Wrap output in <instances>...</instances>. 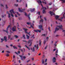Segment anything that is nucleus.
Returning <instances> with one entry per match:
<instances>
[{"instance_id": "f257e3e1", "label": "nucleus", "mask_w": 65, "mask_h": 65, "mask_svg": "<svg viewBox=\"0 0 65 65\" xmlns=\"http://www.w3.org/2000/svg\"><path fill=\"white\" fill-rule=\"evenodd\" d=\"M11 13V16L12 17H14V15H13V14L12 13V12L13 13V14H15V12L13 11V9H12L11 10L9 11Z\"/></svg>"}, {"instance_id": "f03ea898", "label": "nucleus", "mask_w": 65, "mask_h": 65, "mask_svg": "<svg viewBox=\"0 0 65 65\" xmlns=\"http://www.w3.org/2000/svg\"><path fill=\"white\" fill-rule=\"evenodd\" d=\"M12 30L13 32H15L17 31L16 30V27L15 26H14V27H13L11 29Z\"/></svg>"}, {"instance_id": "7ed1b4c3", "label": "nucleus", "mask_w": 65, "mask_h": 65, "mask_svg": "<svg viewBox=\"0 0 65 65\" xmlns=\"http://www.w3.org/2000/svg\"><path fill=\"white\" fill-rule=\"evenodd\" d=\"M37 2L39 3H39H40L41 4V6L42 7V9H43V8H44V7H43V6L42 5V4H41V1L40 0H39V1H37Z\"/></svg>"}, {"instance_id": "20e7f679", "label": "nucleus", "mask_w": 65, "mask_h": 65, "mask_svg": "<svg viewBox=\"0 0 65 65\" xmlns=\"http://www.w3.org/2000/svg\"><path fill=\"white\" fill-rule=\"evenodd\" d=\"M25 42H27V43H30V44L29 45V46H31V44L32 43V41H28V42L26 41H24Z\"/></svg>"}, {"instance_id": "39448f33", "label": "nucleus", "mask_w": 65, "mask_h": 65, "mask_svg": "<svg viewBox=\"0 0 65 65\" xmlns=\"http://www.w3.org/2000/svg\"><path fill=\"white\" fill-rule=\"evenodd\" d=\"M10 25H8V27H7V28L6 29V30H4L3 31H4V32H6L7 33H8V28L9 27H10Z\"/></svg>"}, {"instance_id": "423d86ee", "label": "nucleus", "mask_w": 65, "mask_h": 65, "mask_svg": "<svg viewBox=\"0 0 65 65\" xmlns=\"http://www.w3.org/2000/svg\"><path fill=\"white\" fill-rule=\"evenodd\" d=\"M18 10L20 12H24V10H25V9H22L21 10V9H20V8H18Z\"/></svg>"}, {"instance_id": "0eeeda50", "label": "nucleus", "mask_w": 65, "mask_h": 65, "mask_svg": "<svg viewBox=\"0 0 65 65\" xmlns=\"http://www.w3.org/2000/svg\"><path fill=\"white\" fill-rule=\"evenodd\" d=\"M25 16H27L29 19V20H30V13H29L28 14V15H27V13H26L25 12Z\"/></svg>"}, {"instance_id": "6e6552de", "label": "nucleus", "mask_w": 65, "mask_h": 65, "mask_svg": "<svg viewBox=\"0 0 65 65\" xmlns=\"http://www.w3.org/2000/svg\"><path fill=\"white\" fill-rule=\"evenodd\" d=\"M49 13H50V14H51V16H52L53 15H55V13H54L53 12H51V11H50Z\"/></svg>"}, {"instance_id": "1a4fd4ad", "label": "nucleus", "mask_w": 65, "mask_h": 65, "mask_svg": "<svg viewBox=\"0 0 65 65\" xmlns=\"http://www.w3.org/2000/svg\"><path fill=\"white\" fill-rule=\"evenodd\" d=\"M56 57H54L53 59V61L54 62H56Z\"/></svg>"}, {"instance_id": "9d476101", "label": "nucleus", "mask_w": 65, "mask_h": 65, "mask_svg": "<svg viewBox=\"0 0 65 65\" xmlns=\"http://www.w3.org/2000/svg\"><path fill=\"white\" fill-rule=\"evenodd\" d=\"M30 49L32 51V52H35V49L34 48V47H33V48H31Z\"/></svg>"}, {"instance_id": "9b49d317", "label": "nucleus", "mask_w": 65, "mask_h": 65, "mask_svg": "<svg viewBox=\"0 0 65 65\" xmlns=\"http://www.w3.org/2000/svg\"><path fill=\"white\" fill-rule=\"evenodd\" d=\"M57 27H59V28L60 29H62V25L58 26Z\"/></svg>"}, {"instance_id": "f8f14e48", "label": "nucleus", "mask_w": 65, "mask_h": 65, "mask_svg": "<svg viewBox=\"0 0 65 65\" xmlns=\"http://www.w3.org/2000/svg\"><path fill=\"white\" fill-rule=\"evenodd\" d=\"M59 30V28H57V27H56L55 29V31L54 32V33H55L56 31H57L58 30Z\"/></svg>"}, {"instance_id": "ddd939ff", "label": "nucleus", "mask_w": 65, "mask_h": 65, "mask_svg": "<svg viewBox=\"0 0 65 65\" xmlns=\"http://www.w3.org/2000/svg\"><path fill=\"white\" fill-rule=\"evenodd\" d=\"M60 16L59 15H56L55 17V18L57 20H58V19L59 18Z\"/></svg>"}, {"instance_id": "4468645a", "label": "nucleus", "mask_w": 65, "mask_h": 65, "mask_svg": "<svg viewBox=\"0 0 65 65\" xmlns=\"http://www.w3.org/2000/svg\"><path fill=\"white\" fill-rule=\"evenodd\" d=\"M35 10V9L34 8V9H30V11L31 12H33Z\"/></svg>"}, {"instance_id": "2eb2a0df", "label": "nucleus", "mask_w": 65, "mask_h": 65, "mask_svg": "<svg viewBox=\"0 0 65 65\" xmlns=\"http://www.w3.org/2000/svg\"><path fill=\"white\" fill-rule=\"evenodd\" d=\"M17 26L18 29V30H19V31H20V28L18 27H19V23H17Z\"/></svg>"}, {"instance_id": "dca6fc26", "label": "nucleus", "mask_w": 65, "mask_h": 65, "mask_svg": "<svg viewBox=\"0 0 65 65\" xmlns=\"http://www.w3.org/2000/svg\"><path fill=\"white\" fill-rule=\"evenodd\" d=\"M39 27L40 29H41L42 28V25H40L39 26Z\"/></svg>"}, {"instance_id": "f3484780", "label": "nucleus", "mask_w": 65, "mask_h": 65, "mask_svg": "<svg viewBox=\"0 0 65 65\" xmlns=\"http://www.w3.org/2000/svg\"><path fill=\"white\" fill-rule=\"evenodd\" d=\"M4 40L5 41H7V37L6 36H5L4 37Z\"/></svg>"}, {"instance_id": "a211bd4d", "label": "nucleus", "mask_w": 65, "mask_h": 65, "mask_svg": "<svg viewBox=\"0 0 65 65\" xmlns=\"http://www.w3.org/2000/svg\"><path fill=\"white\" fill-rule=\"evenodd\" d=\"M58 50H57V51H56V53H55V54H56V56H59V55H58Z\"/></svg>"}, {"instance_id": "6ab92c4d", "label": "nucleus", "mask_w": 65, "mask_h": 65, "mask_svg": "<svg viewBox=\"0 0 65 65\" xmlns=\"http://www.w3.org/2000/svg\"><path fill=\"white\" fill-rule=\"evenodd\" d=\"M26 38L27 39H29L30 37L28 35H26Z\"/></svg>"}, {"instance_id": "aec40b11", "label": "nucleus", "mask_w": 65, "mask_h": 65, "mask_svg": "<svg viewBox=\"0 0 65 65\" xmlns=\"http://www.w3.org/2000/svg\"><path fill=\"white\" fill-rule=\"evenodd\" d=\"M25 47H26L27 48V49H28V50H29V51H30V48L28 47L26 45H25Z\"/></svg>"}, {"instance_id": "412c9836", "label": "nucleus", "mask_w": 65, "mask_h": 65, "mask_svg": "<svg viewBox=\"0 0 65 65\" xmlns=\"http://www.w3.org/2000/svg\"><path fill=\"white\" fill-rule=\"evenodd\" d=\"M18 53H17V52H15V54H17V55H18V54H20V51H18Z\"/></svg>"}, {"instance_id": "4be33fe9", "label": "nucleus", "mask_w": 65, "mask_h": 65, "mask_svg": "<svg viewBox=\"0 0 65 65\" xmlns=\"http://www.w3.org/2000/svg\"><path fill=\"white\" fill-rule=\"evenodd\" d=\"M43 20H42V19L41 20H40V23L41 22L42 23H43Z\"/></svg>"}, {"instance_id": "5701e85b", "label": "nucleus", "mask_w": 65, "mask_h": 65, "mask_svg": "<svg viewBox=\"0 0 65 65\" xmlns=\"http://www.w3.org/2000/svg\"><path fill=\"white\" fill-rule=\"evenodd\" d=\"M42 2L43 3V4H44V5H45V4H46L47 3L45 2H44L43 1H42Z\"/></svg>"}, {"instance_id": "b1692460", "label": "nucleus", "mask_w": 65, "mask_h": 65, "mask_svg": "<svg viewBox=\"0 0 65 65\" xmlns=\"http://www.w3.org/2000/svg\"><path fill=\"white\" fill-rule=\"evenodd\" d=\"M13 47L14 49H17V47L15 46H13Z\"/></svg>"}, {"instance_id": "393cba45", "label": "nucleus", "mask_w": 65, "mask_h": 65, "mask_svg": "<svg viewBox=\"0 0 65 65\" xmlns=\"http://www.w3.org/2000/svg\"><path fill=\"white\" fill-rule=\"evenodd\" d=\"M23 29L25 31H27V30H28V29H26V28H23Z\"/></svg>"}, {"instance_id": "a878e982", "label": "nucleus", "mask_w": 65, "mask_h": 65, "mask_svg": "<svg viewBox=\"0 0 65 65\" xmlns=\"http://www.w3.org/2000/svg\"><path fill=\"white\" fill-rule=\"evenodd\" d=\"M43 13H46V12H45V10L44 9L43 10Z\"/></svg>"}, {"instance_id": "bb28decb", "label": "nucleus", "mask_w": 65, "mask_h": 65, "mask_svg": "<svg viewBox=\"0 0 65 65\" xmlns=\"http://www.w3.org/2000/svg\"><path fill=\"white\" fill-rule=\"evenodd\" d=\"M63 17H62L61 18V19H58V20H59V21H61V22H62V19H63Z\"/></svg>"}, {"instance_id": "cd10ccee", "label": "nucleus", "mask_w": 65, "mask_h": 65, "mask_svg": "<svg viewBox=\"0 0 65 65\" xmlns=\"http://www.w3.org/2000/svg\"><path fill=\"white\" fill-rule=\"evenodd\" d=\"M23 37L24 39H26V38H25V35H23Z\"/></svg>"}, {"instance_id": "c85d7f7f", "label": "nucleus", "mask_w": 65, "mask_h": 65, "mask_svg": "<svg viewBox=\"0 0 65 65\" xmlns=\"http://www.w3.org/2000/svg\"><path fill=\"white\" fill-rule=\"evenodd\" d=\"M14 36L15 37V38H18V36L17 35H15Z\"/></svg>"}, {"instance_id": "c756f323", "label": "nucleus", "mask_w": 65, "mask_h": 65, "mask_svg": "<svg viewBox=\"0 0 65 65\" xmlns=\"http://www.w3.org/2000/svg\"><path fill=\"white\" fill-rule=\"evenodd\" d=\"M36 48H37V50H38V44H37V45Z\"/></svg>"}, {"instance_id": "7c9ffc66", "label": "nucleus", "mask_w": 65, "mask_h": 65, "mask_svg": "<svg viewBox=\"0 0 65 65\" xmlns=\"http://www.w3.org/2000/svg\"><path fill=\"white\" fill-rule=\"evenodd\" d=\"M11 37V35H8V39H10Z\"/></svg>"}, {"instance_id": "2f4dec72", "label": "nucleus", "mask_w": 65, "mask_h": 65, "mask_svg": "<svg viewBox=\"0 0 65 65\" xmlns=\"http://www.w3.org/2000/svg\"><path fill=\"white\" fill-rule=\"evenodd\" d=\"M34 31L35 32H37H37H38V30H34Z\"/></svg>"}, {"instance_id": "473e14b6", "label": "nucleus", "mask_w": 65, "mask_h": 65, "mask_svg": "<svg viewBox=\"0 0 65 65\" xmlns=\"http://www.w3.org/2000/svg\"><path fill=\"white\" fill-rule=\"evenodd\" d=\"M41 41H40L39 42V45L40 46L41 45Z\"/></svg>"}, {"instance_id": "72a5a7b5", "label": "nucleus", "mask_w": 65, "mask_h": 65, "mask_svg": "<svg viewBox=\"0 0 65 65\" xmlns=\"http://www.w3.org/2000/svg\"><path fill=\"white\" fill-rule=\"evenodd\" d=\"M8 14V17L9 18H10V14L9 13Z\"/></svg>"}, {"instance_id": "f704fd0d", "label": "nucleus", "mask_w": 65, "mask_h": 65, "mask_svg": "<svg viewBox=\"0 0 65 65\" xmlns=\"http://www.w3.org/2000/svg\"><path fill=\"white\" fill-rule=\"evenodd\" d=\"M27 24V25H30V24H31V23H29V22H27V23H26Z\"/></svg>"}, {"instance_id": "c9c22d12", "label": "nucleus", "mask_w": 65, "mask_h": 65, "mask_svg": "<svg viewBox=\"0 0 65 65\" xmlns=\"http://www.w3.org/2000/svg\"><path fill=\"white\" fill-rule=\"evenodd\" d=\"M13 60H14V59L15 58V56L14 55H13Z\"/></svg>"}, {"instance_id": "e433bc0d", "label": "nucleus", "mask_w": 65, "mask_h": 65, "mask_svg": "<svg viewBox=\"0 0 65 65\" xmlns=\"http://www.w3.org/2000/svg\"><path fill=\"white\" fill-rule=\"evenodd\" d=\"M19 50H20V51H21L22 52H23V49H19Z\"/></svg>"}, {"instance_id": "4c0bfd02", "label": "nucleus", "mask_w": 65, "mask_h": 65, "mask_svg": "<svg viewBox=\"0 0 65 65\" xmlns=\"http://www.w3.org/2000/svg\"><path fill=\"white\" fill-rule=\"evenodd\" d=\"M42 64H44V60L43 59L42 60Z\"/></svg>"}, {"instance_id": "58836bf2", "label": "nucleus", "mask_w": 65, "mask_h": 65, "mask_svg": "<svg viewBox=\"0 0 65 65\" xmlns=\"http://www.w3.org/2000/svg\"><path fill=\"white\" fill-rule=\"evenodd\" d=\"M10 34H11V33H13V32H12V31H11V30H10Z\"/></svg>"}, {"instance_id": "ea45409f", "label": "nucleus", "mask_w": 65, "mask_h": 65, "mask_svg": "<svg viewBox=\"0 0 65 65\" xmlns=\"http://www.w3.org/2000/svg\"><path fill=\"white\" fill-rule=\"evenodd\" d=\"M23 58L24 59H26V57L25 56H24L23 57Z\"/></svg>"}, {"instance_id": "a19ab883", "label": "nucleus", "mask_w": 65, "mask_h": 65, "mask_svg": "<svg viewBox=\"0 0 65 65\" xmlns=\"http://www.w3.org/2000/svg\"><path fill=\"white\" fill-rule=\"evenodd\" d=\"M42 36H45V34H43L42 35Z\"/></svg>"}, {"instance_id": "79ce46f5", "label": "nucleus", "mask_w": 65, "mask_h": 65, "mask_svg": "<svg viewBox=\"0 0 65 65\" xmlns=\"http://www.w3.org/2000/svg\"><path fill=\"white\" fill-rule=\"evenodd\" d=\"M41 30H38V32L40 33L41 32Z\"/></svg>"}, {"instance_id": "37998d69", "label": "nucleus", "mask_w": 65, "mask_h": 65, "mask_svg": "<svg viewBox=\"0 0 65 65\" xmlns=\"http://www.w3.org/2000/svg\"><path fill=\"white\" fill-rule=\"evenodd\" d=\"M61 1H62L63 3H65V0H61Z\"/></svg>"}, {"instance_id": "c03bdc74", "label": "nucleus", "mask_w": 65, "mask_h": 65, "mask_svg": "<svg viewBox=\"0 0 65 65\" xmlns=\"http://www.w3.org/2000/svg\"><path fill=\"white\" fill-rule=\"evenodd\" d=\"M52 4V3H50L49 4V5H51Z\"/></svg>"}, {"instance_id": "a18cd8bd", "label": "nucleus", "mask_w": 65, "mask_h": 65, "mask_svg": "<svg viewBox=\"0 0 65 65\" xmlns=\"http://www.w3.org/2000/svg\"><path fill=\"white\" fill-rule=\"evenodd\" d=\"M19 56L21 58H23V56L19 55Z\"/></svg>"}, {"instance_id": "49530a36", "label": "nucleus", "mask_w": 65, "mask_h": 65, "mask_svg": "<svg viewBox=\"0 0 65 65\" xmlns=\"http://www.w3.org/2000/svg\"><path fill=\"white\" fill-rule=\"evenodd\" d=\"M14 5L15 6H18V4H14Z\"/></svg>"}, {"instance_id": "de8ad7c7", "label": "nucleus", "mask_w": 65, "mask_h": 65, "mask_svg": "<svg viewBox=\"0 0 65 65\" xmlns=\"http://www.w3.org/2000/svg\"><path fill=\"white\" fill-rule=\"evenodd\" d=\"M37 13L39 14V15H40V12H38Z\"/></svg>"}, {"instance_id": "09e8293b", "label": "nucleus", "mask_w": 65, "mask_h": 65, "mask_svg": "<svg viewBox=\"0 0 65 65\" xmlns=\"http://www.w3.org/2000/svg\"><path fill=\"white\" fill-rule=\"evenodd\" d=\"M1 40H2V41H4V39H3V38H1Z\"/></svg>"}, {"instance_id": "8fccbe9b", "label": "nucleus", "mask_w": 65, "mask_h": 65, "mask_svg": "<svg viewBox=\"0 0 65 65\" xmlns=\"http://www.w3.org/2000/svg\"><path fill=\"white\" fill-rule=\"evenodd\" d=\"M47 45L44 48V49L45 50H46V49L47 48Z\"/></svg>"}, {"instance_id": "3c124183", "label": "nucleus", "mask_w": 65, "mask_h": 65, "mask_svg": "<svg viewBox=\"0 0 65 65\" xmlns=\"http://www.w3.org/2000/svg\"><path fill=\"white\" fill-rule=\"evenodd\" d=\"M12 23L13 25H14V20H12Z\"/></svg>"}, {"instance_id": "603ef678", "label": "nucleus", "mask_w": 65, "mask_h": 65, "mask_svg": "<svg viewBox=\"0 0 65 65\" xmlns=\"http://www.w3.org/2000/svg\"><path fill=\"white\" fill-rule=\"evenodd\" d=\"M44 19L45 21H46V18L45 17H44Z\"/></svg>"}, {"instance_id": "864d4df0", "label": "nucleus", "mask_w": 65, "mask_h": 65, "mask_svg": "<svg viewBox=\"0 0 65 65\" xmlns=\"http://www.w3.org/2000/svg\"><path fill=\"white\" fill-rule=\"evenodd\" d=\"M30 61V60H29L27 61V62L28 63V62H29Z\"/></svg>"}, {"instance_id": "5fc2aeb1", "label": "nucleus", "mask_w": 65, "mask_h": 65, "mask_svg": "<svg viewBox=\"0 0 65 65\" xmlns=\"http://www.w3.org/2000/svg\"><path fill=\"white\" fill-rule=\"evenodd\" d=\"M18 46L19 47V48H21V46H20V45H18Z\"/></svg>"}, {"instance_id": "6e6d98bb", "label": "nucleus", "mask_w": 65, "mask_h": 65, "mask_svg": "<svg viewBox=\"0 0 65 65\" xmlns=\"http://www.w3.org/2000/svg\"><path fill=\"white\" fill-rule=\"evenodd\" d=\"M6 8L7 9L8 8V7L7 6V5H6Z\"/></svg>"}, {"instance_id": "4d7b16f0", "label": "nucleus", "mask_w": 65, "mask_h": 65, "mask_svg": "<svg viewBox=\"0 0 65 65\" xmlns=\"http://www.w3.org/2000/svg\"><path fill=\"white\" fill-rule=\"evenodd\" d=\"M25 6L26 7H27V4H25Z\"/></svg>"}, {"instance_id": "13d9d810", "label": "nucleus", "mask_w": 65, "mask_h": 65, "mask_svg": "<svg viewBox=\"0 0 65 65\" xmlns=\"http://www.w3.org/2000/svg\"><path fill=\"white\" fill-rule=\"evenodd\" d=\"M46 43V41H44V44H45Z\"/></svg>"}, {"instance_id": "bf43d9fd", "label": "nucleus", "mask_w": 65, "mask_h": 65, "mask_svg": "<svg viewBox=\"0 0 65 65\" xmlns=\"http://www.w3.org/2000/svg\"><path fill=\"white\" fill-rule=\"evenodd\" d=\"M17 14H18V15H20V14H19V13H18V12H17Z\"/></svg>"}, {"instance_id": "052dcab7", "label": "nucleus", "mask_w": 65, "mask_h": 65, "mask_svg": "<svg viewBox=\"0 0 65 65\" xmlns=\"http://www.w3.org/2000/svg\"><path fill=\"white\" fill-rule=\"evenodd\" d=\"M15 17L16 18H17V17H18V16H17V15H16V14H15Z\"/></svg>"}, {"instance_id": "680f3d73", "label": "nucleus", "mask_w": 65, "mask_h": 65, "mask_svg": "<svg viewBox=\"0 0 65 65\" xmlns=\"http://www.w3.org/2000/svg\"><path fill=\"white\" fill-rule=\"evenodd\" d=\"M6 52H7V53H10V52L8 51H7Z\"/></svg>"}, {"instance_id": "e2e57ef3", "label": "nucleus", "mask_w": 65, "mask_h": 65, "mask_svg": "<svg viewBox=\"0 0 65 65\" xmlns=\"http://www.w3.org/2000/svg\"><path fill=\"white\" fill-rule=\"evenodd\" d=\"M6 56H9V54H8L6 55Z\"/></svg>"}, {"instance_id": "0e129e2a", "label": "nucleus", "mask_w": 65, "mask_h": 65, "mask_svg": "<svg viewBox=\"0 0 65 65\" xmlns=\"http://www.w3.org/2000/svg\"><path fill=\"white\" fill-rule=\"evenodd\" d=\"M30 27H32V28H33V27L32 25H30Z\"/></svg>"}, {"instance_id": "69168bd1", "label": "nucleus", "mask_w": 65, "mask_h": 65, "mask_svg": "<svg viewBox=\"0 0 65 65\" xmlns=\"http://www.w3.org/2000/svg\"><path fill=\"white\" fill-rule=\"evenodd\" d=\"M47 63H44V65H47Z\"/></svg>"}, {"instance_id": "338daca9", "label": "nucleus", "mask_w": 65, "mask_h": 65, "mask_svg": "<svg viewBox=\"0 0 65 65\" xmlns=\"http://www.w3.org/2000/svg\"><path fill=\"white\" fill-rule=\"evenodd\" d=\"M34 58H32V59H31V60L32 61H33V60H34Z\"/></svg>"}, {"instance_id": "774afa93", "label": "nucleus", "mask_w": 65, "mask_h": 65, "mask_svg": "<svg viewBox=\"0 0 65 65\" xmlns=\"http://www.w3.org/2000/svg\"><path fill=\"white\" fill-rule=\"evenodd\" d=\"M19 19L20 20L21 19V18L19 17Z\"/></svg>"}]
</instances>
